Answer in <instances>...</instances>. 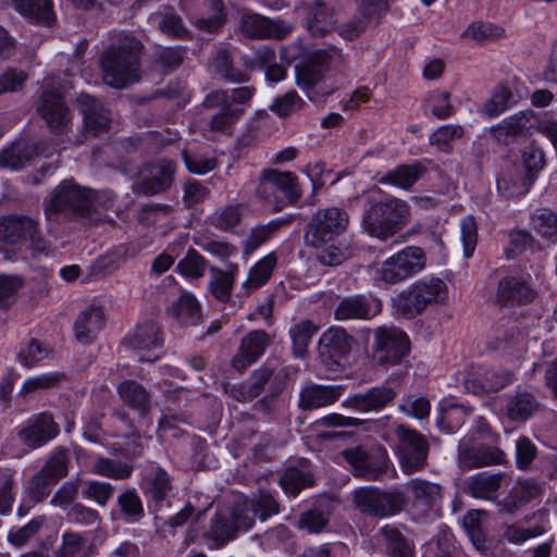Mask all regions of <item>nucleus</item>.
I'll return each mask as SVG.
<instances>
[{"label": "nucleus", "mask_w": 557, "mask_h": 557, "mask_svg": "<svg viewBox=\"0 0 557 557\" xmlns=\"http://www.w3.org/2000/svg\"><path fill=\"white\" fill-rule=\"evenodd\" d=\"M363 209L361 227L371 237L386 240L401 231L409 222L410 208L399 198L370 190Z\"/></svg>", "instance_id": "nucleus-1"}, {"label": "nucleus", "mask_w": 557, "mask_h": 557, "mask_svg": "<svg viewBox=\"0 0 557 557\" xmlns=\"http://www.w3.org/2000/svg\"><path fill=\"white\" fill-rule=\"evenodd\" d=\"M141 49V42L134 36L119 35L99 59L103 82L114 88L137 82Z\"/></svg>", "instance_id": "nucleus-2"}, {"label": "nucleus", "mask_w": 557, "mask_h": 557, "mask_svg": "<svg viewBox=\"0 0 557 557\" xmlns=\"http://www.w3.org/2000/svg\"><path fill=\"white\" fill-rule=\"evenodd\" d=\"M100 207H102V201L97 193L73 183L63 182L55 188L45 211L48 219H52L59 212H66L78 218L98 220Z\"/></svg>", "instance_id": "nucleus-3"}, {"label": "nucleus", "mask_w": 557, "mask_h": 557, "mask_svg": "<svg viewBox=\"0 0 557 557\" xmlns=\"http://www.w3.org/2000/svg\"><path fill=\"white\" fill-rule=\"evenodd\" d=\"M448 299L446 283L438 277L419 280L403 289L393 298L395 310L405 318L412 319L429 307L442 305Z\"/></svg>", "instance_id": "nucleus-4"}, {"label": "nucleus", "mask_w": 557, "mask_h": 557, "mask_svg": "<svg viewBox=\"0 0 557 557\" xmlns=\"http://www.w3.org/2000/svg\"><path fill=\"white\" fill-rule=\"evenodd\" d=\"M395 454L401 471L407 475L422 471L428 465L430 453L428 438L405 424L395 426Z\"/></svg>", "instance_id": "nucleus-5"}, {"label": "nucleus", "mask_w": 557, "mask_h": 557, "mask_svg": "<svg viewBox=\"0 0 557 557\" xmlns=\"http://www.w3.org/2000/svg\"><path fill=\"white\" fill-rule=\"evenodd\" d=\"M426 267V255L418 246H407L386 258L379 270V277L386 284H398Z\"/></svg>", "instance_id": "nucleus-6"}, {"label": "nucleus", "mask_w": 557, "mask_h": 557, "mask_svg": "<svg viewBox=\"0 0 557 557\" xmlns=\"http://www.w3.org/2000/svg\"><path fill=\"white\" fill-rule=\"evenodd\" d=\"M349 215L338 207L319 209L307 223L304 233L305 245H317L336 239L348 227Z\"/></svg>", "instance_id": "nucleus-7"}, {"label": "nucleus", "mask_w": 557, "mask_h": 557, "mask_svg": "<svg viewBox=\"0 0 557 557\" xmlns=\"http://www.w3.org/2000/svg\"><path fill=\"white\" fill-rule=\"evenodd\" d=\"M276 191L283 196L282 205L275 206L276 211L284 206L295 205L302 196L298 178L294 173L275 169L263 170L259 178L258 195L273 203Z\"/></svg>", "instance_id": "nucleus-8"}, {"label": "nucleus", "mask_w": 557, "mask_h": 557, "mask_svg": "<svg viewBox=\"0 0 557 557\" xmlns=\"http://www.w3.org/2000/svg\"><path fill=\"white\" fill-rule=\"evenodd\" d=\"M373 333L372 357L376 364L396 366L408 355L410 342L400 329L383 325L376 327Z\"/></svg>", "instance_id": "nucleus-9"}, {"label": "nucleus", "mask_w": 557, "mask_h": 557, "mask_svg": "<svg viewBox=\"0 0 557 557\" xmlns=\"http://www.w3.org/2000/svg\"><path fill=\"white\" fill-rule=\"evenodd\" d=\"M355 506L373 517H388L400 512L406 506V498L400 491L382 492L375 487H360L354 492Z\"/></svg>", "instance_id": "nucleus-10"}, {"label": "nucleus", "mask_w": 557, "mask_h": 557, "mask_svg": "<svg viewBox=\"0 0 557 557\" xmlns=\"http://www.w3.org/2000/svg\"><path fill=\"white\" fill-rule=\"evenodd\" d=\"M336 61H344L342 51L336 47L312 51L295 66L297 86L306 91L313 89L323 81L331 64Z\"/></svg>", "instance_id": "nucleus-11"}, {"label": "nucleus", "mask_w": 557, "mask_h": 557, "mask_svg": "<svg viewBox=\"0 0 557 557\" xmlns=\"http://www.w3.org/2000/svg\"><path fill=\"white\" fill-rule=\"evenodd\" d=\"M277 512V502L270 493L262 492L250 498L244 497L238 499L231 515L239 531L251 528L257 517L260 520H265Z\"/></svg>", "instance_id": "nucleus-12"}, {"label": "nucleus", "mask_w": 557, "mask_h": 557, "mask_svg": "<svg viewBox=\"0 0 557 557\" xmlns=\"http://www.w3.org/2000/svg\"><path fill=\"white\" fill-rule=\"evenodd\" d=\"M355 345V339L343 327H330L320 337L319 358L332 371L342 367Z\"/></svg>", "instance_id": "nucleus-13"}, {"label": "nucleus", "mask_w": 557, "mask_h": 557, "mask_svg": "<svg viewBox=\"0 0 557 557\" xmlns=\"http://www.w3.org/2000/svg\"><path fill=\"white\" fill-rule=\"evenodd\" d=\"M295 11L312 36H324L335 28L334 8L322 0L299 2Z\"/></svg>", "instance_id": "nucleus-14"}, {"label": "nucleus", "mask_w": 557, "mask_h": 557, "mask_svg": "<svg viewBox=\"0 0 557 557\" xmlns=\"http://www.w3.org/2000/svg\"><path fill=\"white\" fill-rule=\"evenodd\" d=\"M37 112L48 128L54 134L65 133L72 114L62 96L55 91H44L37 103Z\"/></svg>", "instance_id": "nucleus-15"}, {"label": "nucleus", "mask_w": 557, "mask_h": 557, "mask_svg": "<svg viewBox=\"0 0 557 557\" xmlns=\"http://www.w3.org/2000/svg\"><path fill=\"white\" fill-rule=\"evenodd\" d=\"M125 343L137 352L139 361L151 362L158 359L152 351L162 346L163 338L157 323L146 321L137 325L135 332L125 339Z\"/></svg>", "instance_id": "nucleus-16"}, {"label": "nucleus", "mask_w": 557, "mask_h": 557, "mask_svg": "<svg viewBox=\"0 0 557 557\" xmlns=\"http://www.w3.org/2000/svg\"><path fill=\"white\" fill-rule=\"evenodd\" d=\"M59 434V425L49 412L33 416L18 432L21 442L29 448H38Z\"/></svg>", "instance_id": "nucleus-17"}, {"label": "nucleus", "mask_w": 557, "mask_h": 557, "mask_svg": "<svg viewBox=\"0 0 557 557\" xmlns=\"http://www.w3.org/2000/svg\"><path fill=\"white\" fill-rule=\"evenodd\" d=\"M381 312V301L372 296L354 295L344 297L334 309L337 321L369 320Z\"/></svg>", "instance_id": "nucleus-18"}, {"label": "nucleus", "mask_w": 557, "mask_h": 557, "mask_svg": "<svg viewBox=\"0 0 557 557\" xmlns=\"http://www.w3.org/2000/svg\"><path fill=\"white\" fill-rule=\"evenodd\" d=\"M175 165L168 160H159L143 172L137 191L147 196L168 190L174 181Z\"/></svg>", "instance_id": "nucleus-19"}, {"label": "nucleus", "mask_w": 557, "mask_h": 557, "mask_svg": "<svg viewBox=\"0 0 557 557\" xmlns=\"http://www.w3.org/2000/svg\"><path fill=\"white\" fill-rule=\"evenodd\" d=\"M396 395L391 386L379 385L347 398L344 406L359 412H377L393 403Z\"/></svg>", "instance_id": "nucleus-20"}, {"label": "nucleus", "mask_w": 557, "mask_h": 557, "mask_svg": "<svg viewBox=\"0 0 557 557\" xmlns=\"http://www.w3.org/2000/svg\"><path fill=\"white\" fill-rule=\"evenodd\" d=\"M271 343V337L261 330L251 331L243 337L237 354L232 359L233 367L243 372L257 361Z\"/></svg>", "instance_id": "nucleus-21"}, {"label": "nucleus", "mask_w": 557, "mask_h": 557, "mask_svg": "<svg viewBox=\"0 0 557 557\" xmlns=\"http://www.w3.org/2000/svg\"><path fill=\"white\" fill-rule=\"evenodd\" d=\"M537 295L536 288L527 281L508 276L499 281L496 298L499 304H529Z\"/></svg>", "instance_id": "nucleus-22"}, {"label": "nucleus", "mask_w": 557, "mask_h": 557, "mask_svg": "<svg viewBox=\"0 0 557 557\" xmlns=\"http://www.w3.org/2000/svg\"><path fill=\"white\" fill-rule=\"evenodd\" d=\"M38 221L22 214H11L0 219V239L8 244L26 242L36 233Z\"/></svg>", "instance_id": "nucleus-23"}, {"label": "nucleus", "mask_w": 557, "mask_h": 557, "mask_svg": "<svg viewBox=\"0 0 557 557\" xmlns=\"http://www.w3.org/2000/svg\"><path fill=\"white\" fill-rule=\"evenodd\" d=\"M77 104L84 116L85 127L89 133L97 135L109 128L111 115L96 98L87 94H81L77 98Z\"/></svg>", "instance_id": "nucleus-24"}, {"label": "nucleus", "mask_w": 557, "mask_h": 557, "mask_svg": "<svg viewBox=\"0 0 557 557\" xmlns=\"http://www.w3.org/2000/svg\"><path fill=\"white\" fill-rule=\"evenodd\" d=\"M342 456L351 467L357 476L366 480H376L386 471V465L374 466L363 446L357 445L342 451Z\"/></svg>", "instance_id": "nucleus-25"}, {"label": "nucleus", "mask_w": 557, "mask_h": 557, "mask_svg": "<svg viewBox=\"0 0 557 557\" xmlns=\"http://www.w3.org/2000/svg\"><path fill=\"white\" fill-rule=\"evenodd\" d=\"M342 392V386L309 384L300 392L299 407L312 410L332 405L341 397Z\"/></svg>", "instance_id": "nucleus-26"}, {"label": "nucleus", "mask_w": 557, "mask_h": 557, "mask_svg": "<svg viewBox=\"0 0 557 557\" xmlns=\"http://www.w3.org/2000/svg\"><path fill=\"white\" fill-rule=\"evenodd\" d=\"M534 182L517 164L505 168L497 178L498 191L506 198L525 195Z\"/></svg>", "instance_id": "nucleus-27"}, {"label": "nucleus", "mask_w": 557, "mask_h": 557, "mask_svg": "<svg viewBox=\"0 0 557 557\" xmlns=\"http://www.w3.org/2000/svg\"><path fill=\"white\" fill-rule=\"evenodd\" d=\"M255 95L253 87H238L231 90H214L206 96L202 107L215 109L219 106L226 108H244Z\"/></svg>", "instance_id": "nucleus-28"}, {"label": "nucleus", "mask_w": 557, "mask_h": 557, "mask_svg": "<svg viewBox=\"0 0 557 557\" xmlns=\"http://www.w3.org/2000/svg\"><path fill=\"white\" fill-rule=\"evenodd\" d=\"M183 5L207 11V16L202 14L195 20V25L200 29L215 32L225 21L222 0H183Z\"/></svg>", "instance_id": "nucleus-29"}, {"label": "nucleus", "mask_w": 557, "mask_h": 557, "mask_svg": "<svg viewBox=\"0 0 557 557\" xmlns=\"http://www.w3.org/2000/svg\"><path fill=\"white\" fill-rule=\"evenodd\" d=\"M104 311L101 307L90 306L77 318L74 332L81 343H90L104 325Z\"/></svg>", "instance_id": "nucleus-30"}, {"label": "nucleus", "mask_w": 557, "mask_h": 557, "mask_svg": "<svg viewBox=\"0 0 557 557\" xmlns=\"http://www.w3.org/2000/svg\"><path fill=\"white\" fill-rule=\"evenodd\" d=\"M315 250L317 261L325 267H337L352 256V249L342 240H325L317 245H306Z\"/></svg>", "instance_id": "nucleus-31"}, {"label": "nucleus", "mask_w": 557, "mask_h": 557, "mask_svg": "<svg viewBox=\"0 0 557 557\" xmlns=\"http://www.w3.org/2000/svg\"><path fill=\"white\" fill-rule=\"evenodd\" d=\"M529 121L524 115H513L491 128L493 138L502 145H510L528 136Z\"/></svg>", "instance_id": "nucleus-32"}, {"label": "nucleus", "mask_w": 557, "mask_h": 557, "mask_svg": "<svg viewBox=\"0 0 557 557\" xmlns=\"http://www.w3.org/2000/svg\"><path fill=\"white\" fill-rule=\"evenodd\" d=\"M541 492L540 485L531 480L518 481L509 494L499 503L503 510L513 513L521 506L531 502Z\"/></svg>", "instance_id": "nucleus-33"}, {"label": "nucleus", "mask_w": 557, "mask_h": 557, "mask_svg": "<svg viewBox=\"0 0 557 557\" xmlns=\"http://www.w3.org/2000/svg\"><path fill=\"white\" fill-rule=\"evenodd\" d=\"M169 314L184 325H196L201 320V309L193 294L184 292L169 308Z\"/></svg>", "instance_id": "nucleus-34"}, {"label": "nucleus", "mask_w": 557, "mask_h": 557, "mask_svg": "<svg viewBox=\"0 0 557 557\" xmlns=\"http://www.w3.org/2000/svg\"><path fill=\"white\" fill-rule=\"evenodd\" d=\"M219 112L214 113L201 127L203 135L214 138L218 134L230 133L233 124L244 113V108H226L219 106Z\"/></svg>", "instance_id": "nucleus-35"}, {"label": "nucleus", "mask_w": 557, "mask_h": 557, "mask_svg": "<svg viewBox=\"0 0 557 557\" xmlns=\"http://www.w3.org/2000/svg\"><path fill=\"white\" fill-rule=\"evenodd\" d=\"M145 494L154 502H162L172 490L171 478L160 467H151L143 479Z\"/></svg>", "instance_id": "nucleus-36"}, {"label": "nucleus", "mask_w": 557, "mask_h": 557, "mask_svg": "<svg viewBox=\"0 0 557 557\" xmlns=\"http://www.w3.org/2000/svg\"><path fill=\"white\" fill-rule=\"evenodd\" d=\"M512 373L503 369H487L468 381L474 392H498L512 382Z\"/></svg>", "instance_id": "nucleus-37"}, {"label": "nucleus", "mask_w": 557, "mask_h": 557, "mask_svg": "<svg viewBox=\"0 0 557 557\" xmlns=\"http://www.w3.org/2000/svg\"><path fill=\"white\" fill-rule=\"evenodd\" d=\"M277 258L271 252L259 260L248 272L247 278L243 283V288L247 294L257 290L263 286L272 275L276 265Z\"/></svg>", "instance_id": "nucleus-38"}, {"label": "nucleus", "mask_w": 557, "mask_h": 557, "mask_svg": "<svg viewBox=\"0 0 557 557\" xmlns=\"http://www.w3.org/2000/svg\"><path fill=\"white\" fill-rule=\"evenodd\" d=\"M502 481L500 473H479L468 480L467 488L475 498L492 500L500 488Z\"/></svg>", "instance_id": "nucleus-39"}, {"label": "nucleus", "mask_w": 557, "mask_h": 557, "mask_svg": "<svg viewBox=\"0 0 557 557\" xmlns=\"http://www.w3.org/2000/svg\"><path fill=\"white\" fill-rule=\"evenodd\" d=\"M407 490L417 506L431 507L442 497V487L438 484L422 479L410 480Z\"/></svg>", "instance_id": "nucleus-40"}, {"label": "nucleus", "mask_w": 557, "mask_h": 557, "mask_svg": "<svg viewBox=\"0 0 557 557\" xmlns=\"http://www.w3.org/2000/svg\"><path fill=\"white\" fill-rule=\"evenodd\" d=\"M318 326L310 320H300L289 329L293 343V355L304 358L308 352V346L312 336L318 332Z\"/></svg>", "instance_id": "nucleus-41"}, {"label": "nucleus", "mask_w": 557, "mask_h": 557, "mask_svg": "<svg viewBox=\"0 0 557 557\" xmlns=\"http://www.w3.org/2000/svg\"><path fill=\"white\" fill-rule=\"evenodd\" d=\"M380 541L386 546L391 557H412L411 545L403 537L400 532L391 525H385L379 531Z\"/></svg>", "instance_id": "nucleus-42"}, {"label": "nucleus", "mask_w": 557, "mask_h": 557, "mask_svg": "<svg viewBox=\"0 0 557 557\" xmlns=\"http://www.w3.org/2000/svg\"><path fill=\"white\" fill-rule=\"evenodd\" d=\"M122 400L129 407L141 412L149 408L150 394L139 383L127 380L117 387Z\"/></svg>", "instance_id": "nucleus-43"}, {"label": "nucleus", "mask_w": 557, "mask_h": 557, "mask_svg": "<svg viewBox=\"0 0 557 557\" xmlns=\"http://www.w3.org/2000/svg\"><path fill=\"white\" fill-rule=\"evenodd\" d=\"M13 7L25 17L49 23L52 17L51 0H12Z\"/></svg>", "instance_id": "nucleus-44"}, {"label": "nucleus", "mask_w": 557, "mask_h": 557, "mask_svg": "<svg viewBox=\"0 0 557 557\" xmlns=\"http://www.w3.org/2000/svg\"><path fill=\"white\" fill-rule=\"evenodd\" d=\"M35 154V148L25 143H14L0 151V168L17 170L23 168Z\"/></svg>", "instance_id": "nucleus-45"}, {"label": "nucleus", "mask_w": 557, "mask_h": 557, "mask_svg": "<svg viewBox=\"0 0 557 557\" xmlns=\"http://www.w3.org/2000/svg\"><path fill=\"white\" fill-rule=\"evenodd\" d=\"M423 173L424 169L420 164L399 165L393 171L387 172L380 182L406 189L411 187Z\"/></svg>", "instance_id": "nucleus-46"}, {"label": "nucleus", "mask_w": 557, "mask_h": 557, "mask_svg": "<svg viewBox=\"0 0 557 557\" xmlns=\"http://www.w3.org/2000/svg\"><path fill=\"white\" fill-rule=\"evenodd\" d=\"M64 381L65 374L63 372L58 371L32 376L24 381L18 391V395L24 398H27L28 396L35 393L57 387Z\"/></svg>", "instance_id": "nucleus-47"}, {"label": "nucleus", "mask_w": 557, "mask_h": 557, "mask_svg": "<svg viewBox=\"0 0 557 557\" xmlns=\"http://www.w3.org/2000/svg\"><path fill=\"white\" fill-rule=\"evenodd\" d=\"M280 484L285 493L296 496L302 488L314 484L311 472L298 468H288L281 476Z\"/></svg>", "instance_id": "nucleus-48"}, {"label": "nucleus", "mask_w": 557, "mask_h": 557, "mask_svg": "<svg viewBox=\"0 0 557 557\" xmlns=\"http://www.w3.org/2000/svg\"><path fill=\"white\" fill-rule=\"evenodd\" d=\"M537 408V403L532 394L518 393L507 404V416L513 421H525Z\"/></svg>", "instance_id": "nucleus-49"}, {"label": "nucleus", "mask_w": 557, "mask_h": 557, "mask_svg": "<svg viewBox=\"0 0 557 557\" xmlns=\"http://www.w3.org/2000/svg\"><path fill=\"white\" fill-rule=\"evenodd\" d=\"M92 472L113 480H126L132 475L133 467L127 462L97 457L92 463Z\"/></svg>", "instance_id": "nucleus-50"}, {"label": "nucleus", "mask_w": 557, "mask_h": 557, "mask_svg": "<svg viewBox=\"0 0 557 557\" xmlns=\"http://www.w3.org/2000/svg\"><path fill=\"white\" fill-rule=\"evenodd\" d=\"M151 21H157L159 29L171 37L183 38L187 34L182 18L172 9L164 8L162 11L152 13Z\"/></svg>", "instance_id": "nucleus-51"}, {"label": "nucleus", "mask_w": 557, "mask_h": 557, "mask_svg": "<svg viewBox=\"0 0 557 557\" xmlns=\"http://www.w3.org/2000/svg\"><path fill=\"white\" fill-rule=\"evenodd\" d=\"M506 32L502 26L482 21L473 22L463 32V36L480 44H486L504 38Z\"/></svg>", "instance_id": "nucleus-52"}, {"label": "nucleus", "mask_w": 557, "mask_h": 557, "mask_svg": "<svg viewBox=\"0 0 557 557\" xmlns=\"http://www.w3.org/2000/svg\"><path fill=\"white\" fill-rule=\"evenodd\" d=\"M532 227L543 238L557 240V214L546 208L539 209L532 215Z\"/></svg>", "instance_id": "nucleus-53"}, {"label": "nucleus", "mask_w": 557, "mask_h": 557, "mask_svg": "<svg viewBox=\"0 0 557 557\" xmlns=\"http://www.w3.org/2000/svg\"><path fill=\"white\" fill-rule=\"evenodd\" d=\"M212 67L224 79L232 83H245L248 75L232 66V59L226 50H219L212 61Z\"/></svg>", "instance_id": "nucleus-54"}, {"label": "nucleus", "mask_w": 557, "mask_h": 557, "mask_svg": "<svg viewBox=\"0 0 557 557\" xmlns=\"http://www.w3.org/2000/svg\"><path fill=\"white\" fill-rule=\"evenodd\" d=\"M463 128L456 124H446L436 128L430 136L429 143L443 152H450L453 141L461 138Z\"/></svg>", "instance_id": "nucleus-55"}, {"label": "nucleus", "mask_w": 557, "mask_h": 557, "mask_svg": "<svg viewBox=\"0 0 557 557\" xmlns=\"http://www.w3.org/2000/svg\"><path fill=\"white\" fill-rule=\"evenodd\" d=\"M305 106V100L295 90H290L275 98L270 106V110L281 117H286L294 112L302 110Z\"/></svg>", "instance_id": "nucleus-56"}, {"label": "nucleus", "mask_w": 557, "mask_h": 557, "mask_svg": "<svg viewBox=\"0 0 557 557\" xmlns=\"http://www.w3.org/2000/svg\"><path fill=\"white\" fill-rule=\"evenodd\" d=\"M69 455L65 449H57L41 468V472L50 482L57 483L67 474Z\"/></svg>", "instance_id": "nucleus-57"}, {"label": "nucleus", "mask_w": 557, "mask_h": 557, "mask_svg": "<svg viewBox=\"0 0 557 557\" xmlns=\"http://www.w3.org/2000/svg\"><path fill=\"white\" fill-rule=\"evenodd\" d=\"M398 409L411 418L422 420L429 417L431 404L426 397L408 395L401 398Z\"/></svg>", "instance_id": "nucleus-58"}, {"label": "nucleus", "mask_w": 557, "mask_h": 557, "mask_svg": "<svg viewBox=\"0 0 557 557\" xmlns=\"http://www.w3.org/2000/svg\"><path fill=\"white\" fill-rule=\"evenodd\" d=\"M284 221H271L268 224L256 226L251 230L250 235L247 237L245 242V251L246 253H251L257 248H259L263 243H265L272 234H274L282 225Z\"/></svg>", "instance_id": "nucleus-59"}, {"label": "nucleus", "mask_w": 557, "mask_h": 557, "mask_svg": "<svg viewBox=\"0 0 557 557\" xmlns=\"http://www.w3.org/2000/svg\"><path fill=\"white\" fill-rule=\"evenodd\" d=\"M14 473L8 468H0V515H9L15 499L13 493Z\"/></svg>", "instance_id": "nucleus-60"}, {"label": "nucleus", "mask_w": 557, "mask_h": 557, "mask_svg": "<svg viewBox=\"0 0 557 557\" xmlns=\"http://www.w3.org/2000/svg\"><path fill=\"white\" fill-rule=\"evenodd\" d=\"M242 215L243 208L239 205H227L213 213L211 223L220 230L228 231L239 224Z\"/></svg>", "instance_id": "nucleus-61"}, {"label": "nucleus", "mask_w": 557, "mask_h": 557, "mask_svg": "<svg viewBox=\"0 0 557 557\" xmlns=\"http://www.w3.org/2000/svg\"><path fill=\"white\" fill-rule=\"evenodd\" d=\"M87 541L78 533L67 532L63 534L61 547L57 550V557H88L86 552Z\"/></svg>", "instance_id": "nucleus-62"}, {"label": "nucleus", "mask_w": 557, "mask_h": 557, "mask_svg": "<svg viewBox=\"0 0 557 557\" xmlns=\"http://www.w3.org/2000/svg\"><path fill=\"white\" fill-rule=\"evenodd\" d=\"M46 522V517L39 516L34 518L27 524L11 529L8 534L9 542L14 546L25 545L36 533L42 528Z\"/></svg>", "instance_id": "nucleus-63"}, {"label": "nucleus", "mask_w": 557, "mask_h": 557, "mask_svg": "<svg viewBox=\"0 0 557 557\" xmlns=\"http://www.w3.org/2000/svg\"><path fill=\"white\" fill-rule=\"evenodd\" d=\"M233 284L234 276L231 272L212 270V277L209 283V288L215 298L221 301L227 300L231 296Z\"/></svg>", "instance_id": "nucleus-64"}]
</instances>
